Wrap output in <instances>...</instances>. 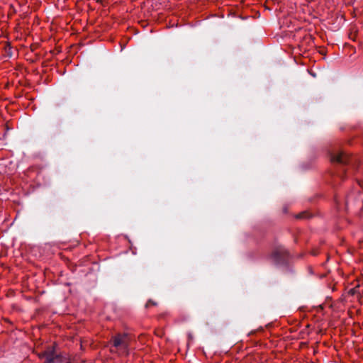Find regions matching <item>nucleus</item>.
I'll use <instances>...</instances> for the list:
<instances>
[{"label":"nucleus","instance_id":"nucleus-1","mask_svg":"<svg viewBox=\"0 0 363 363\" xmlns=\"http://www.w3.org/2000/svg\"><path fill=\"white\" fill-rule=\"evenodd\" d=\"M128 338L125 334H118L113 337L112 352H117L120 354H128Z\"/></svg>","mask_w":363,"mask_h":363},{"label":"nucleus","instance_id":"nucleus-2","mask_svg":"<svg viewBox=\"0 0 363 363\" xmlns=\"http://www.w3.org/2000/svg\"><path fill=\"white\" fill-rule=\"evenodd\" d=\"M38 355L40 359H45L44 363H62L65 360L62 356L55 352L54 347L38 353Z\"/></svg>","mask_w":363,"mask_h":363},{"label":"nucleus","instance_id":"nucleus-3","mask_svg":"<svg viewBox=\"0 0 363 363\" xmlns=\"http://www.w3.org/2000/svg\"><path fill=\"white\" fill-rule=\"evenodd\" d=\"M286 253V252L284 249H280L274 252L272 256L274 259H277L279 257L284 256Z\"/></svg>","mask_w":363,"mask_h":363},{"label":"nucleus","instance_id":"nucleus-4","mask_svg":"<svg viewBox=\"0 0 363 363\" xmlns=\"http://www.w3.org/2000/svg\"><path fill=\"white\" fill-rule=\"evenodd\" d=\"M331 160L333 162H343L342 157L341 155L333 156Z\"/></svg>","mask_w":363,"mask_h":363}]
</instances>
